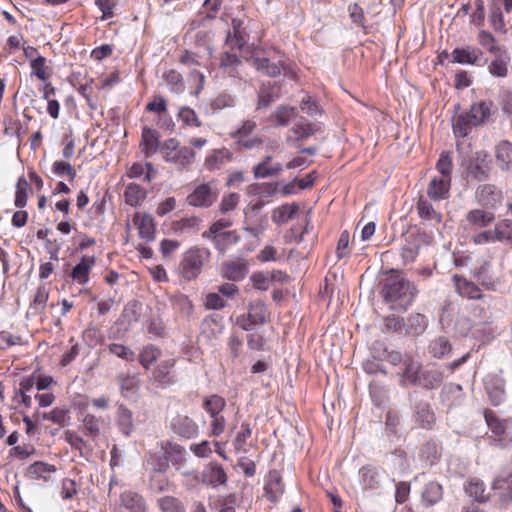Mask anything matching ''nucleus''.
I'll return each instance as SVG.
<instances>
[{
  "mask_svg": "<svg viewBox=\"0 0 512 512\" xmlns=\"http://www.w3.org/2000/svg\"><path fill=\"white\" fill-rule=\"evenodd\" d=\"M146 196V190L135 183L128 184L124 192L126 204L132 207L140 205L145 200Z\"/></svg>",
  "mask_w": 512,
  "mask_h": 512,
  "instance_id": "nucleus-35",
  "label": "nucleus"
},
{
  "mask_svg": "<svg viewBox=\"0 0 512 512\" xmlns=\"http://www.w3.org/2000/svg\"><path fill=\"white\" fill-rule=\"evenodd\" d=\"M133 223L142 239L148 242L155 239V222L150 214L136 212L133 216Z\"/></svg>",
  "mask_w": 512,
  "mask_h": 512,
  "instance_id": "nucleus-14",
  "label": "nucleus"
},
{
  "mask_svg": "<svg viewBox=\"0 0 512 512\" xmlns=\"http://www.w3.org/2000/svg\"><path fill=\"white\" fill-rule=\"evenodd\" d=\"M451 180L444 177H433L427 188V195L432 200H443L449 197Z\"/></svg>",
  "mask_w": 512,
  "mask_h": 512,
  "instance_id": "nucleus-19",
  "label": "nucleus"
},
{
  "mask_svg": "<svg viewBox=\"0 0 512 512\" xmlns=\"http://www.w3.org/2000/svg\"><path fill=\"white\" fill-rule=\"evenodd\" d=\"M321 131V126L319 124L308 123V122H299L295 124L290 132L294 136H288L287 140L291 141H303L308 137L314 135L317 132Z\"/></svg>",
  "mask_w": 512,
  "mask_h": 512,
  "instance_id": "nucleus-27",
  "label": "nucleus"
},
{
  "mask_svg": "<svg viewBox=\"0 0 512 512\" xmlns=\"http://www.w3.org/2000/svg\"><path fill=\"white\" fill-rule=\"evenodd\" d=\"M263 139L258 136H249L234 140L238 150L258 151L263 146Z\"/></svg>",
  "mask_w": 512,
  "mask_h": 512,
  "instance_id": "nucleus-54",
  "label": "nucleus"
},
{
  "mask_svg": "<svg viewBox=\"0 0 512 512\" xmlns=\"http://www.w3.org/2000/svg\"><path fill=\"white\" fill-rule=\"evenodd\" d=\"M417 211L422 220L433 221L435 223H440L442 221V215L425 199H419L417 203Z\"/></svg>",
  "mask_w": 512,
  "mask_h": 512,
  "instance_id": "nucleus-45",
  "label": "nucleus"
},
{
  "mask_svg": "<svg viewBox=\"0 0 512 512\" xmlns=\"http://www.w3.org/2000/svg\"><path fill=\"white\" fill-rule=\"evenodd\" d=\"M157 506L161 512H186L183 502L174 496H163L157 499Z\"/></svg>",
  "mask_w": 512,
  "mask_h": 512,
  "instance_id": "nucleus-47",
  "label": "nucleus"
},
{
  "mask_svg": "<svg viewBox=\"0 0 512 512\" xmlns=\"http://www.w3.org/2000/svg\"><path fill=\"white\" fill-rule=\"evenodd\" d=\"M79 420L82 422L85 435L93 439L98 437L106 426V421L103 417L85 413L84 411L80 412Z\"/></svg>",
  "mask_w": 512,
  "mask_h": 512,
  "instance_id": "nucleus-16",
  "label": "nucleus"
},
{
  "mask_svg": "<svg viewBox=\"0 0 512 512\" xmlns=\"http://www.w3.org/2000/svg\"><path fill=\"white\" fill-rule=\"evenodd\" d=\"M252 430L248 423H242L241 431L238 432L237 436L234 439L233 445L237 451L246 452V441L251 436Z\"/></svg>",
  "mask_w": 512,
  "mask_h": 512,
  "instance_id": "nucleus-61",
  "label": "nucleus"
},
{
  "mask_svg": "<svg viewBox=\"0 0 512 512\" xmlns=\"http://www.w3.org/2000/svg\"><path fill=\"white\" fill-rule=\"evenodd\" d=\"M463 166L467 179L482 182L489 178L491 171L490 160L484 151L476 152L463 163Z\"/></svg>",
  "mask_w": 512,
  "mask_h": 512,
  "instance_id": "nucleus-6",
  "label": "nucleus"
},
{
  "mask_svg": "<svg viewBox=\"0 0 512 512\" xmlns=\"http://www.w3.org/2000/svg\"><path fill=\"white\" fill-rule=\"evenodd\" d=\"M277 98H279V88L268 82L267 84H262L258 93V102H257V110L267 108L270 106L272 102H274Z\"/></svg>",
  "mask_w": 512,
  "mask_h": 512,
  "instance_id": "nucleus-31",
  "label": "nucleus"
},
{
  "mask_svg": "<svg viewBox=\"0 0 512 512\" xmlns=\"http://www.w3.org/2000/svg\"><path fill=\"white\" fill-rule=\"evenodd\" d=\"M410 398L414 402L416 421L423 428H431L435 423V415L430 404L422 399H418L417 394H412Z\"/></svg>",
  "mask_w": 512,
  "mask_h": 512,
  "instance_id": "nucleus-12",
  "label": "nucleus"
},
{
  "mask_svg": "<svg viewBox=\"0 0 512 512\" xmlns=\"http://www.w3.org/2000/svg\"><path fill=\"white\" fill-rule=\"evenodd\" d=\"M30 188L29 183L24 177H20L16 184V194H15V206L18 208H23L27 204V190Z\"/></svg>",
  "mask_w": 512,
  "mask_h": 512,
  "instance_id": "nucleus-55",
  "label": "nucleus"
},
{
  "mask_svg": "<svg viewBox=\"0 0 512 512\" xmlns=\"http://www.w3.org/2000/svg\"><path fill=\"white\" fill-rule=\"evenodd\" d=\"M170 428L178 436L191 439L198 435L199 426L188 415L177 414L170 422Z\"/></svg>",
  "mask_w": 512,
  "mask_h": 512,
  "instance_id": "nucleus-10",
  "label": "nucleus"
},
{
  "mask_svg": "<svg viewBox=\"0 0 512 512\" xmlns=\"http://www.w3.org/2000/svg\"><path fill=\"white\" fill-rule=\"evenodd\" d=\"M481 52L472 47L456 48L452 51L453 61L460 64H475Z\"/></svg>",
  "mask_w": 512,
  "mask_h": 512,
  "instance_id": "nucleus-38",
  "label": "nucleus"
},
{
  "mask_svg": "<svg viewBox=\"0 0 512 512\" xmlns=\"http://www.w3.org/2000/svg\"><path fill=\"white\" fill-rule=\"evenodd\" d=\"M436 170L440 174L439 177H444L452 180L453 162L452 155L449 151H443L436 163Z\"/></svg>",
  "mask_w": 512,
  "mask_h": 512,
  "instance_id": "nucleus-52",
  "label": "nucleus"
},
{
  "mask_svg": "<svg viewBox=\"0 0 512 512\" xmlns=\"http://www.w3.org/2000/svg\"><path fill=\"white\" fill-rule=\"evenodd\" d=\"M300 109L309 116H315L322 113V109L309 95H305L302 98L300 102Z\"/></svg>",
  "mask_w": 512,
  "mask_h": 512,
  "instance_id": "nucleus-64",
  "label": "nucleus"
},
{
  "mask_svg": "<svg viewBox=\"0 0 512 512\" xmlns=\"http://www.w3.org/2000/svg\"><path fill=\"white\" fill-rule=\"evenodd\" d=\"M116 421L120 431L124 435L128 436L131 434L134 429L133 413L123 404L118 407Z\"/></svg>",
  "mask_w": 512,
  "mask_h": 512,
  "instance_id": "nucleus-34",
  "label": "nucleus"
},
{
  "mask_svg": "<svg viewBox=\"0 0 512 512\" xmlns=\"http://www.w3.org/2000/svg\"><path fill=\"white\" fill-rule=\"evenodd\" d=\"M252 323L263 325L268 321L269 313L266 305L261 300L253 301L249 304L248 313Z\"/></svg>",
  "mask_w": 512,
  "mask_h": 512,
  "instance_id": "nucleus-36",
  "label": "nucleus"
},
{
  "mask_svg": "<svg viewBox=\"0 0 512 512\" xmlns=\"http://www.w3.org/2000/svg\"><path fill=\"white\" fill-rule=\"evenodd\" d=\"M478 42L482 47L494 55L500 52V48L496 44V39L490 32L486 30H481L479 32Z\"/></svg>",
  "mask_w": 512,
  "mask_h": 512,
  "instance_id": "nucleus-57",
  "label": "nucleus"
},
{
  "mask_svg": "<svg viewBox=\"0 0 512 512\" xmlns=\"http://www.w3.org/2000/svg\"><path fill=\"white\" fill-rule=\"evenodd\" d=\"M211 253L204 247H192L183 254L179 265L181 276L186 280L196 279L204 264L209 261Z\"/></svg>",
  "mask_w": 512,
  "mask_h": 512,
  "instance_id": "nucleus-4",
  "label": "nucleus"
},
{
  "mask_svg": "<svg viewBox=\"0 0 512 512\" xmlns=\"http://www.w3.org/2000/svg\"><path fill=\"white\" fill-rule=\"evenodd\" d=\"M160 153L166 162L174 164L179 170H189L195 161V152L187 146H181L175 138L161 143Z\"/></svg>",
  "mask_w": 512,
  "mask_h": 512,
  "instance_id": "nucleus-3",
  "label": "nucleus"
},
{
  "mask_svg": "<svg viewBox=\"0 0 512 512\" xmlns=\"http://www.w3.org/2000/svg\"><path fill=\"white\" fill-rule=\"evenodd\" d=\"M485 422L490 431L498 438H502L507 432V421L497 417L490 409L484 410Z\"/></svg>",
  "mask_w": 512,
  "mask_h": 512,
  "instance_id": "nucleus-32",
  "label": "nucleus"
},
{
  "mask_svg": "<svg viewBox=\"0 0 512 512\" xmlns=\"http://www.w3.org/2000/svg\"><path fill=\"white\" fill-rule=\"evenodd\" d=\"M257 124L254 120H245L242 125L231 134V138L233 140H237L239 138L249 137L256 129Z\"/></svg>",
  "mask_w": 512,
  "mask_h": 512,
  "instance_id": "nucleus-62",
  "label": "nucleus"
},
{
  "mask_svg": "<svg viewBox=\"0 0 512 512\" xmlns=\"http://www.w3.org/2000/svg\"><path fill=\"white\" fill-rule=\"evenodd\" d=\"M466 493L478 502H485L489 499L490 494L486 492L483 481L473 478L470 479L465 487Z\"/></svg>",
  "mask_w": 512,
  "mask_h": 512,
  "instance_id": "nucleus-40",
  "label": "nucleus"
},
{
  "mask_svg": "<svg viewBox=\"0 0 512 512\" xmlns=\"http://www.w3.org/2000/svg\"><path fill=\"white\" fill-rule=\"evenodd\" d=\"M121 499L124 506L134 512H144L146 509L145 500L138 493L127 491L122 494Z\"/></svg>",
  "mask_w": 512,
  "mask_h": 512,
  "instance_id": "nucleus-49",
  "label": "nucleus"
},
{
  "mask_svg": "<svg viewBox=\"0 0 512 512\" xmlns=\"http://www.w3.org/2000/svg\"><path fill=\"white\" fill-rule=\"evenodd\" d=\"M509 57L505 54L496 55L495 59L490 63L489 72L496 77H505L508 73L507 64Z\"/></svg>",
  "mask_w": 512,
  "mask_h": 512,
  "instance_id": "nucleus-53",
  "label": "nucleus"
},
{
  "mask_svg": "<svg viewBox=\"0 0 512 512\" xmlns=\"http://www.w3.org/2000/svg\"><path fill=\"white\" fill-rule=\"evenodd\" d=\"M227 480L224 468L217 462L208 463L201 474V482L213 488L226 484Z\"/></svg>",
  "mask_w": 512,
  "mask_h": 512,
  "instance_id": "nucleus-11",
  "label": "nucleus"
},
{
  "mask_svg": "<svg viewBox=\"0 0 512 512\" xmlns=\"http://www.w3.org/2000/svg\"><path fill=\"white\" fill-rule=\"evenodd\" d=\"M403 366L404 369L401 373V384L405 386L408 382L410 384L417 385L421 372V364L411 356L406 355L403 360Z\"/></svg>",
  "mask_w": 512,
  "mask_h": 512,
  "instance_id": "nucleus-23",
  "label": "nucleus"
},
{
  "mask_svg": "<svg viewBox=\"0 0 512 512\" xmlns=\"http://www.w3.org/2000/svg\"><path fill=\"white\" fill-rule=\"evenodd\" d=\"M404 325L406 326V333L418 336L426 330L428 320L423 314L415 313L408 317Z\"/></svg>",
  "mask_w": 512,
  "mask_h": 512,
  "instance_id": "nucleus-41",
  "label": "nucleus"
},
{
  "mask_svg": "<svg viewBox=\"0 0 512 512\" xmlns=\"http://www.w3.org/2000/svg\"><path fill=\"white\" fill-rule=\"evenodd\" d=\"M241 239L240 234L236 230L227 231L210 240L213 242L215 249L222 255L233 245L237 244Z\"/></svg>",
  "mask_w": 512,
  "mask_h": 512,
  "instance_id": "nucleus-28",
  "label": "nucleus"
},
{
  "mask_svg": "<svg viewBox=\"0 0 512 512\" xmlns=\"http://www.w3.org/2000/svg\"><path fill=\"white\" fill-rule=\"evenodd\" d=\"M241 65V60L235 54L224 52L220 55V68L230 77L241 78L239 73V67Z\"/></svg>",
  "mask_w": 512,
  "mask_h": 512,
  "instance_id": "nucleus-30",
  "label": "nucleus"
},
{
  "mask_svg": "<svg viewBox=\"0 0 512 512\" xmlns=\"http://www.w3.org/2000/svg\"><path fill=\"white\" fill-rule=\"evenodd\" d=\"M218 197V190L214 182L202 183L197 185L194 190L187 196V203L193 207L207 208L210 207Z\"/></svg>",
  "mask_w": 512,
  "mask_h": 512,
  "instance_id": "nucleus-7",
  "label": "nucleus"
},
{
  "mask_svg": "<svg viewBox=\"0 0 512 512\" xmlns=\"http://www.w3.org/2000/svg\"><path fill=\"white\" fill-rule=\"evenodd\" d=\"M452 280L454 282L457 293L468 299H481L483 297L480 288L472 281H469L463 276L457 274L453 275Z\"/></svg>",
  "mask_w": 512,
  "mask_h": 512,
  "instance_id": "nucleus-20",
  "label": "nucleus"
},
{
  "mask_svg": "<svg viewBox=\"0 0 512 512\" xmlns=\"http://www.w3.org/2000/svg\"><path fill=\"white\" fill-rule=\"evenodd\" d=\"M251 64L258 72L269 77H277L281 73L279 65L265 57H253Z\"/></svg>",
  "mask_w": 512,
  "mask_h": 512,
  "instance_id": "nucleus-37",
  "label": "nucleus"
},
{
  "mask_svg": "<svg viewBox=\"0 0 512 512\" xmlns=\"http://www.w3.org/2000/svg\"><path fill=\"white\" fill-rule=\"evenodd\" d=\"M202 407L210 417H214L222 414L226 401L223 397L213 394L203 399Z\"/></svg>",
  "mask_w": 512,
  "mask_h": 512,
  "instance_id": "nucleus-42",
  "label": "nucleus"
},
{
  "mask_svg": "<svg viewBox=\"0 0 512 512\" xmlns=\"http://www.w3.org/2000/svg\"><path fill=\"white\" fill-rule=\"evenodd\" d=\"M444 376L441 370L436 368L426 369L420 372L417 385L426 389L438 388L443 382Z\"/></svg>",
  "mask_w": 512,
  "mask_h": 512,
  "instance_id": "nucleus-29",
  "label": "nucleus"
},
{
  "mask_svg": "<svg viewBox=\"0 0 512 512\" xmlns=\"http://www.w3.org/2000/svg\"><path fill=\"white\" fill-rule=\"evenodd\" d=\"M490 115V105L481 101L471 105L469 111L460 113L453 118V133L457 138H465L473 127L481 125Z\"/></svg>",
  "mask_w": 512,
  "mask_h": 512,
  "instance_id": "nucleus-2",
  "label": "nucleus"
},
{
  "mask_svg": "<svg viewBox=\"0 0 512 512\" xmlns=\"http://www.w3.org/2000/svg\"><path fill=\"white\" fill-rule=\"evenodd\" d=\"M161 354L162 352L158 347L147 345L140 351L138 360L145 370H149L151 365L160 358Z\"/></svg>",
  "mask_w": 512,
  "mask_h": 512,
  "instance_id": "nucleus-44",
  "label": "nucleus"
},
{
  "mask_svg": "<svg viewBox=\"0 0 512 512\" xmlns=\"http://www.w3.org/2000/svg\"><path fill=\"white\" fill-rule=\"evenodd\" d=\"M477 202L487 209L496 208L502 201V191L493 184L479 185L475 191Z\"/></svg>",
  "mask_w": 512,
  "mask_h": 512,
  "instance_id": "nucleus-9",
  "label": "nucleus"
},
{
  "mask_svg": "<svg viewBox=\"0 0 512 512\" xmlns=\"http://www.w3.org/2000/svg\"><path fill=\"white\" fill-rule=\"evenodd\" d=\"M495 157L499 168L502 171L509 172L512 169V143L503 140L496 145Z\"/></svg>",
  "mask_w": 512,
  "mask_h": 512,
  "instance_id": "nucleus-25",
  "label": "nucleus"
},
{
  "mask_svg": "<svg viewBox=\"0 0 512 512\" xmlns=\"http://www.w3.org/2000/svg\"><path fill=\"white\" fill-rule=\"evenodd\" d=\"M494 234L498 242H505L512 244V220L503 219L498 221L494 228Z\"/></svg>",
  "mask_w": 512,
  "mask_h": 512,
  "instance_id": "nucleus-50",
  "label": "nucleus"
},
{
  "mask_svg": "<svg viewBox=\"0 0 512 512\" xmlns=\"http://www.w3.org/2000/svg\"><path fill=\"white\" fill-rule=\"evenodd\" d=\"M117 381L123 397H130L136 393L139 385V378L137 375L120 373L117 375Z\"/></svg>",
  "mask_w": 512,
  "mask_h": 512,
  "instance_id": "nucleus-39",
  "label": "nucleus"
},
{
  "mask_svg": "<svg viewBox=\"0 0 512 512\" xmlns=\"http://www.w3.org/2000/svg\"><path fill=\"white\" fill-rule=\"evenodd\" d=\"M95 264V257L83 256L81 261L72 269L71 277L77 283L84 285L89 281V272Z\"/></svg>",
  "mask_w": 512,
  "mask_h": 512,
  "instance_id": "nucleus-26",
  "label": "nucleus"
},
{
  "mask_svg": "<svg viewBox=\"0 0 512 512\" xmlns=\"http://www.w3.org/2000/svg\"><path fill=\"white\" fill-rule=\"evenodd\" d=\"M248 273V263L243 258L228 261L222 265V275L231 281H240Z\"/></svg>",
  "mask_w": 512,
  "mask_h": 512,
  "instance_id": "nucleus-17",
  "label": "nucleus"
},
{
  "mask_svg": "<svg viewBox=\"0 0 512 512\" xmlns=\"http://www.w3.org/2000/svg\"><path fill=\"white\" fill-rule=\"evenodd\" d=\"M467 224L473 229L488 227L495 220V213L483 208L469 210L465 215Z\"/></svg>",
  "mask_w": 512,
  "mask_h": 512,
  "instance_id": "nucleus-13",
  "label": "nucleus"
},
{
  "mask_svg": "<svg viewBox=\"0 0 512 512\" xmlns=\"http://www.w3.org/2000/svg\"><path fill=\"white\" fill-rule=\"evenodd\" d=\"M231 222L225 219H220L215 221L209 229L205 230L202 233V237L205 239H211L213 237H217L220 234H224L226 231H224L226 228L231 226Z\"/></svg>",
  "mask_w": 512,
  "mask_h": 512,
  "instance_id": "nucleus-58",
  "label": "nucleus"
},
{
  "mask_svg": "<svg viewBox=\"0 0 512 512\" xmlns=\"http://www.w3.org/2000/svg\"><path fill=\"white\" fill-rule=\"evenodd\" d=\"M452 351V345L445 336H439L431 340L428 345V352L434 358H443L450 354Z\"/></svg>",
  "mask_w": 512,
  "mask_h": 512,
  "instance_id": "nucleus-33",
  "label": "nucleus"
},
{
  "mask_svg": "<svg viewBox=\"0 0 512 512\" xmlns=\"http://www.w3.org/2000/svg\"><path fill=\"white\" fill-rule=\"evenodd\" d=\"M486 391L494 406L500 405L505 400V383L498 376H491L485 382Z\"/></svg>",
  "mask_w": 512,
  "mask_h": 512,
  "instance_id": "nucleus-21",
  "label": "nucleus"
},
{
  "mask_svg": "<svg viewBox=\"0 0 512 512\" xmlns=\"http://www.w3.org/2000/svg\"><path fill=\"white\" fill-rule=\"evenodd\" d=\"M108 349L110 353L125 361L132 362L135 359V353L132 349L122 344L112 343L108 346Z\"/></svg>",
  "mask_w": 512,
  "mask_h": 512,
  "instance_id": "nucleus-59",
  "label": "nucleus"
},
{
  "mask_svg": "<svg viewBox=\"0 0 512 512\" xmlns=\"http://www.w3.org/2000/svg\"><path fill=\"white\" fill-rule=\"evenodd\" d=\"M470 313L473 320L463 316L458 319L456 326L462 335L467 336L471 334L477 339L479 338V333L486 330V324L490 316L487 310L480 305H472Z\"/></svg>",
  "mask_w": 512,
  "mask_h": 512,
  "instance_id": "nucleus-5",
  "label": "nucleus"
},
{
  "mask_svg": "<svg viewBox=\"0 0 512 512\" xmlns=\"http://www.w3.org/2000/svg\"><path fill=\"white\" fill-rule=\"evenodd\" d=\"M233 154L226 148L213 150L204 161V167L209 171L221 169L223 165L231 162Z\"/></svg>",
  "mask_w": 512,
  "mask_h": 512,
  "instance_id": "nucleus-22",
  "label": "nucleus"
},
{
  "mask_svg": "<svg viewBox=\"0 0 512 512\" xmlns=\"http://www.w3.org/2000/svg\"><path fill=\"white\" fill-rule=\"evenodd\" d=\"M174 359L163 360L151 371L149 379L156 387H167L175 382L173 375Z\"/></svg>",
  "mask_w": 512,
  "mask_h": 512,
  "instance_id": "nucleus-8",
  "label": "nucleus"
},
{
  "mask_svg": "<svg viewBox=\"0 0 512 512\" xmlns=\"http://www.w3.org/2000/svg\"><path fill=\"white\" fill-rule=\"evenodd\" d=\"M159 133L149 127H144L141 134L140 149L146 158L160 151Z\"/></svg>",
  "mask_w": 512,
  "mask_h": 512,
  "instance_id": "nucleus-18",
  "label": "nucleus"
},
{
  "mask_svg": "<svg viewBox=\"0 0 512 512\" xmlns=\"http://www.w3.org/2000/svg\"><path fill=\"white\" fill-rule=\"evenodd\" d=\"M298 210L299 206L296 203L282 205L274 210L272 219L278 224L286 223L294 218Z\"/></svg>",
  "mask_w": 512,
  "mask_h": 512,
  "instance_id": "nucleus-48",
  "label": "nucleus"
},
{
  "mask_svg": "<svg viewBox=\"0 0 512 512\" xmlns=\"http://www.w3.org/2000/svg\"><path fill=\"white\" fill-rule=\"evenodd\" d=\"M179 119L187 126L200 127L201 121L196 112L187 106H183L178 111Z\"/></svg>",
  "mask_w": 512,
  "mask_h": 512,
  "instance_id": "nucleus-56",
  "label": "nucleus"
},
{
  "mask_svg": "<svg viewBox=\"0 0 512 512\" xmlns=\"http://www.w3.org/2000/svg\"><path fill=\"white\" fill-rule=\"evenodd\" d=\"M296 114V108L286 105H280L271 114V119L278 126H287L290 123L291 119L296 116Z\"/></svg>",
  "mask_w": 512,
  "mask_h": 512,
  "instance_id": "nucleus-46",
  "label": "nucleus"
},
{
  "mask_svg": "<svg viewBox=\"0 0 512 512\" xmlns=\"http://www.w3.org/2000/svg\"><path fill=\"white\" fill-rule=\"evenodd\" d=\"M67 414L68 411L66 409L56 407L49 412H45L43 418L53 423L63 425L66 422Z\"/></svg>",
  "mask_w": 512,
  "mask_h": 512,
  "instance_id": "nucleus-63",
  "label": "nucleus"
},
{
  "mask_svg": "<svg viewBox=\"0 0 512 512\" xmlns=\"http://www.w3.org/2000/svg\"><path fill=\"white\" fill-rule=\"evenodd\" d=\"M284 493L282 477L277 470H271L264 486V495L271 502H277Z\"/></svg>",
  "mask_w": 512,
  "mask_h": 512,
  "instance_id": "nucleus-15",
  "label": "nucleus"
},
{
  "mask_svg": "<svg viewBox=\"0 0 512 512\" xmlns=\"http://www.w3.org/2000/svg\"><path fill=\"white\" fill-rule=\"evenodd\" d=\"M443 497L442 486L437 482L426 484L422 492V500L427 506H432L439 502Z\"/></svg>",
  "mask_w": 512,
  "mask_h": 512,
  "instance_id": "nucleus-43",
  "label": "nucleus"
},
{
  "mask_svg": "<svg viewBox=\"0 0 512 512\" xmlns=\"http://www.w3.org/2000/svg\"><path fill=\"white\" fill-rule=\"evenodd\" d=\"M282 165L279 162L273 164L258 163L253 167V175L256 179L267 178L278 175L282 171Z\"/></svg>",
  "mask_w": 512,
  "mask_h": 512,
  "instance_id": "nucleus-51",
  "label": "nucleus"
},
{
  "mask_svg": "<svg viewBox=\"0 0 512 512\" xmlns=\"http://www.w3.org/2000/svg\"><path fill=\"white\" fill-rule=\"evenodd\" d=\"M493 489H505L501 494V500L505 503L512 502V478H497L493 482Z\"/></svg>",
  "mask_w": 512,
  "mask_h": 512,
  "instance_id": "nucleus-60",
  "label": "nucleus"
},
{
  "mask_svg": "<svg viewBox=\"0 0 512 512\" xmlns=\"http://www.w3.org/2000/svg\"><path fill=\"white\" fill-rule=\"evenodd\" d=\"M416 294V287L401 275L391 274L386 278L383 288V295L386 301L406 309L413 303Z\"/></svg>",
  "mask_w": 512,
  "mask_h": 512,
  "instance_id": "nucleus-1",
  "label": "nucleus"
},
{
  "mask_svg": "<svg viewBox=\"0 0 512 512\" xmlns=\"http://www.w3.org/2000/svg\"><path fill=\"white\" fill-rule=\"evenodd\" d=\"M243 22L240 19L233 18L231 21L232 30L228 32L226 43L231 48L242 50L247 43V35L242 28Z\"/></svg>",
  "mask_w": 512,
  "mask_h": 512,
  "instance_id": "nucleus-24",
  "label": "nucleus"
}]
</instances>
